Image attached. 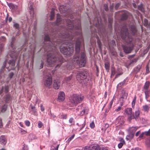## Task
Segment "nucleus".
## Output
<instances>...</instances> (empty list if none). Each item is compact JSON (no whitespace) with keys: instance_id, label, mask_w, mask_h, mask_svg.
Masks as SVG:
<instances>
[{"instance_id":"16","label":"nucleus","mask_w":150,"mask_h":150,"mask_svg":"<svg viewBox=\"0 0 150 150\" xmlns=\"http://www.w3.org/2000/svg\"><path fill=\"white\" fill-rule=\"evenodd\" d=\"M8 5L10 8L11 9H12L14 11H16L17 9V6L16 5H15L12 3H10L8 4Z\"/></svg>"},{"instance_id":"41","label":"nucleus","mask_w":150,"mask_h":150,"mask_svg":"<svg viewBox=\"0 0 150 150\" xmlns=\"http://www.w3.org/2000/svg\"><path fill=\"white\" fill-rule=\"evenodd\" d=\"M43 125L42 123L40 121H39L38 124V127L39 128H41Z\"/></svg>"},{"instance_id":"17","label":"nucleus","mask_w":150,"mask_h":150,"mask_svg":"<svg viewBox=\"0 0 150 150\" xmlns=\"http://www.w3.org/2000/svg\"><path fill=\"white\" fill-rule=\"evenodd\" d=\"M138 128L137 127H132L129 128V130L131 134H134V133L137 129Z\"/></svg>"},{"instance_id":"56","label":"nucleus","mask_w":150,"mask_h":150,"mask_svg":"<svg viewBox=\"0 0 150 150\" xmlns=\"http://www.w3.org/2000/svg\"><path fill=\"white\" fill-rule=\"evenodd\" d=\"M145 94L146 96V98H147L149 96V95H148V92L147 91H145Z\"/></svg>"},{"instance_id":"46","label":"nucleus","mask_w":150,"mask_h":150,"mask_svg":"<svg viewBox=\"0 0 150 150\" xmlns=\"http://www.w3.org/2000/svg\"><path fill=\"white\" fill-rule=\"evenodd\" d=\"M74 134L70 137L68 139V141L69 142H70L74 137Z\"/></svg>"},{"instance_id":"54","label":"nucleus","mask_w":150,"mask_h":150,"mask_svg":"<svg viewBox=\"0 0 150 150\" xmlns=\"http://www.w3.org/2000/svg\"><path fill=\"white\" fill-rule=\"evenodd\" d=\"M145 133L146 134V136L150 135V129L148 131L145 132Z\"/></svg>"},{"instance_id":"7","label":"nucleus","mask_w":150,"mask_h":150,"mask_svg":"<svg viewBox=\"0 0 150 150\" xmlns=\"http://www.w3.org/2000/svg\"><path fill=\"white\" fill-rule=\"evenodd\" d=\"M83 98L84 96L81 94H74L70 98V100L72 104L76 105L80 103Z\"/></svg>"},{"instance_id":"8","label":"nucleus","mask_w":150,"mask_h":150,"mask_svg":"<svg viewBox=\"0 0 150 150\" xmlns=\"http://www.w3.org/2000/svg\"><path fill=\"white\" fill-rule=\"evenodd\" d=\"M52 83V77L50 75V76H47V78L45 80L44 85L46 87L48 88H50Z\"/></svg>"},{"instance_id":"26","label":"nucleus","mask_w":150,"mask_h":150,"mask_svg":"<svg viewBox=\"0 0 150 150\" xmlns=\"http://www.w3.org/2000/svg\"><path fill=\"white\" fill-rule=\"evenodd\" d=\"M127 80V79L126 78L125 79L124 81L121 82L120 83L117 85V87H121L122 86L124 85L125 84V83L126 82V81Z\"/></svg>"},{"instance_id":"50","label":"nucleus","mask_w":150,"mask_h":150,"mask_svg":"<svg viewBox=\"0 0 150 150\" xmlns=\"http://www.w3.org/2000/svg\"><path fill=\"white\" fill-rule=\"evenodd\" d=\"M3 126L2 119L0 117V128H1Z\"/></svg>"},{"instance_id":"48","label":"nucleus","mask_w":150,"mask_h":150,"mask_svg":"<svg viewBox=\"0 0 150 150\" xmlns=\"http://www.w3.org/2000/svg\"><path fill=\"white\" fill-rule=\"evenodd\" d=\"M14 75V73L13 72H10L9 75V77L11 79L12 78Z\"/></svg>"},{"instance_id":"21","label":"nucleus","mask_w":150,"mask_h":150,"mask_svg":"<svg viewBox=\"0 0 150 150\" xmlns=\"http://www.w3.org/2000/svg\"><path fill=\"white\" fill-rule=\"evenodd\" d=\"M122 96H121V98H127L128 95V93L126 92L125 90H123L122 91Z\"/></svg>"},{"instance_id":"62","label":"nucleus","mask_w":150,"mask_h":150,"mask_svg":"<svg viewBox=\"0 0 150 150\" xmlns=\"http://www.w3.org/2000/svg\"><path fill=\"white\" fill-rule=\"evenodd\" d=\"M44 63L43 62H42L41 64H40V69H42L43 68V66Z\"/></svg>"},{"instance_id":"33","label":"nucleus","mask_w":150,"mask_h":150,"mask_svg":"<svg viewBox=\"0 0 150 150\" xmlns=\"http://www.w3.org/2000/svg\"><path fill=\"white\" fill-rule=\"evenodd\" d=\"M136 96H135L133 100H132V107H133L135 105V102L136 101Z\"/></svg>"},{"instance_id":"45","label":"nucleus","mask_w":150,"mask_h":150,"mask_svg":"<svg viewBox=\"0 0 150 150\" xmlns=\"http://www.w3.org/2000/svg\"><path fill=\"white\" fill-rule=\"evenodd\" d=\"M25 125L27 126H29L30 125V122L28 120H26L25 122Z\"/></svg>"},{"instance_id":"59","label":"nucleus","mask_w":150,"mask_h":150,"mask_svg":"<svg viewBox=\"0 0 150 150\" xmlns=\"http://www.w3.org/2000/svg\"><path fill=\"white\" fill-rule=\"evenodd\" d=\"M10 121H8V122H7V124H6V127H8L9 126V125L10 123Z\"/></svg>"},{"instance_id":"60","label":"nucleus","mask_w":150,"mask_h":150,"mask_svg":"<svg viewBox=\"0 0 150 150\" xmlns=\"http://www.w3.org/2000/svg\"><path fill=\"white\" fill-rule=\"evenodd\" d=\"M21 132L23 133V134H25L27 133V132L26 131L23 129H21Z\"/></svg>"},{"instance_id":"47","label":"nucleus","mask_w":150,"mask_h":150,"mask_svg":"<svg viewBox=\"0 0 150 150\" xmlns=\"http://www.w3.org/2000/svg\"><path fill=\"white\" fill-rule=\"evenodd\" d=\"M4 45L3 44H0V50L1 52L3 50Z\"/></svg>"},{"instance_id":"23","label":"nucleus","mask_w":150,"mask_h":150,"mask_svg":"<svg viewBox=\"0 0 150 150\" xmlns=\"http://www.w3.org/2000/svg\"><path fill=\"white\" fill-rule=\"evenodd\" d=\"M120 141L121 142H120L118 145V148L119 149L121 148L123 146V144L125 143V141L123 139H121Z\"/></svg>"},{"instance_id":"27","label":"nucleus","mask_w":150,"mask_h":150,"mask_svg":"<svg viewBox=\"0 0 150 150\" xmlns=\"http://www.w3.org/2000/svg\"><path fill=\"white\" fill-rule=\"evenodd\" d=\"M150 85V83L149 81H146L145 83L144 86V89L147 90L148 88Z\"/></svg>"},{"instance_id":"36","label":"nucleus","mask_w":150,"mask_h":150,"mask_svg":"<svg viewBox=\"0 0 150 150\" xmlns=\"http://www.w3.org/2000/svg\"><path fill=\"white\" fill-rule=\"evenodd\" d=\"M72 78V76H70L69 77H67L65 78V80L67 82H69L71 79Z\"/></svg>"},{"instance_id":"34","label":"nucleus","mask_w":150,"mask_h":150,"mask_svg":"<svg viewBox=\"0 0 150 150\" xmlns=\"http://www.w3.org/2000/svg\"><path fill=\"white\" fill-rule=\"evenodd\" d=\"M30 106H31V109L32 110V111L35 114L37 112L36 110L35 109V106H32V104L30 105Z\"/></svg>"},{"instance_id":"11","label":"nucleus","mask_w":150,"mask_h":150,"mask_svg":"<svg viewBox=\"0 0 150 150\" xmlns=\"http://www.w3.org/2000/svg\"><path fill=\"white\" fill-rule=\"evenodd\" d=\"M61 85L60 81L58 79H55L53 81V86L54 89H57L59 88Z\"/></svg>"},{"instance_id":"3","label":"nucleus","mask_w":150,"mask_h":150,"mask_svg":"<svg viewBox=\"0 0 150 150\" xmlns=\"http://www.w3.org/2000/svg\"><path fill=\"white\" fill-rule=\"evenodd\" d=\"M47 62L48 64L51 66V65L56 64V67H59L63 62V58L62 57H57L56 51H53L52 53L51 50L48 49Z\"/></svg>"},{"instance_id":"2","label":"nucleus","mask_w":150,"mask_h":150,"mask_svg":"<svg viewBox=\"0 0 150 150\" xmlns=\"http://www.w3.org/2000/svg\"><path fill=\"white\" fill-rule=\"evenodd\" d=\"M128 29L126 26H123L121 29L120 36L122 39L124 40L130 45H122V47L124 52L126 54H129L131 52L134 47V42L133 38L131 36L129 35Z\"/></svg>"},{"instance_id":"10","label":"nucleus","mask_w":150,"mask_h":150,"mask_svg":"<svg viewBox=\"0 0 150 150\" xmlns=\"http://www.w3.org/2000/svg\"><path fill=\"white\" fill-rule=\"evenodd\" d=\"M129 29L131 32L132 35H134L136 33L137 30L134 25L131 24L129 25Z\"/></svg>"},{"instance_id":"44","label":"nucleus","mask_w":150,"mask_h":150,"mask_svg":"<svg viewBox=\"0 0 150 150\" xmlns=\"http://www.w3.org/2000/svg\"><path fill=\"white\" fill-rule=\"evenodd\" d=\"M146 133H145V132H143L139 136V137L142 138L144 135L146 136Z\"/></svg>"},{"instance_id":"20","label":"nucleus","mask_w":150,"mask_h":150,"mask_svg":"<svg viewBox=\"0 0 150 150\" xmlns=\"http://www.w3.org/2000/svg\"><path fill=\"white\" fill-rule=\"evenodd\" d=\"M77 125L79 126H82V127L81 128V129H82L83 128L85 125V121L83 120H81L79 122V123L77 124Z\"/></svg>"},{"instance_id":"4","label":"nucleus","mask_w":150,"mask_h":150,"mask_svg":"<svg viewBox=\"0 0 150 150\" xmlns=\"http://www.w3.org/2000/svg\"><path fill=\"white\" fill-rule=\"evenodd\" d=\"M124 112L128 115L127 120L129 122H131V120L134 119L137 121H139L140 118V112L138 110L135 111V115L134 113L132 112V109L131 108H127L125 110Z\"/></svg>"},{"instance_id":"63","label":"nucleus","mask_w":150,"mask_h":150,"mask_svg":"<svg viewBox=\"0 0 150 150\" xmlns=\"http://www.w3.org/2000/svg\"><path fill=\"white\" fill-rule=\"evenodd\" d=\"M140 131H138L137 132H136V133L135 134V136H136V137H138L139 133H140Z\"/></svg>"},{"instance_id":"18","label":"nucleus","mask_w":150,"mask_h":150,"mask_svg":"<svg viewBox=\"0 0 150 150\" xmlns=\"http://www.w3.org/2000/svg\"><path fill=\"white\" fill-rule=\"evenodd\" d=\"M99 146L98 145H94L88 148V150H99Z\"/></svg>"},{"instance_id":"64","label":"nucleus","mask_w":150,"mask_h":150,"mask_svg":"<svg viewBox=\"0 0 150 150\" xmlns=\"http://www.w3.org/2000/svg\"><path fill=\"white\" fill-rule=\"evenodd\" d=\"M132 5L134 8H137V5L134 3H132Z\"/></svg>"},{"instance_id":"28","label":"nucleus","mask_w":150,"mask_h":150,"mask_svg":"<svg viewBox=\"0 0 150 150\" xmlns=\"http://www.w3.org/2000/svg\"><path fill=\"white\" fill-rule=\"evenodd\" d=\"M128 16L127 14L126 13H124L122 15V20H126Z\"/></svg>"},{"instance_id":"49","label":"nucleus","mask_w":150,"mask_h":150,"mask_svg":"<svg viewBox=\"0 0 150 150\" xmlns=\"http://www.w3.org/2000/svg\"><path fill=\"white\" fill-rule=\"evenodd\" d=\"M99 150H108L107 148L104 147H99Z\"/></svg>"},{"instance_id":"13","label":"nucleus","mask_w":150,"mask_h":150,"mask_svg":"<svg viewBox=\"0 0 150 150\" xmlns=\"http://www.w3.org/2000/svg\"><path fill=\"white\" fill-rule=\"evenodd\" d=\"M68 9V8L66 6L60 5L59 7V10L61 13H65Z\"/></svg>"},{"instance_id":"32","label":"nucleus","mask_w":150,"mask_h":150,"mask_svg":"<svg viewBox=\"0 0 150 150\" xmlns=\"http://www.w3.org/2000/svg\"><path fill=\"white\" fill-rule=\"evenodd\" d=\"M144 25L145 26H147L148 25V21L147 19H144Z\"/></svg>"},{"instance_id":"40","label":"nucleus","mask_w":150,"mask_h":150,"mask_svg":"<svg viewBox=\"0 0 150 150\" xmlns=\"http://www.w3.org/2000/svg\"><path fill=\"white\" fill-rule=\"evenodd\" d=\"M59 145H57L56 147L52 146L51 147V150H58Z\"/></svg>"},{"instance_id":"37","label":"nucleus","mask_w":150,"mask_h":150,"mask_svg":"<svg viewBox=\"0 0 150 150\" xmlns=\"http://www.w3.org/2000/svg\"><path fill=\"white\" fill-rule=\"evenodd\" d=\"M4 90L6 93H7L9 91V87L8 86H5L4 87Z\"/></svg>"},{"instance_id":"22","label":"nucleus","mask_w":150,"mask_h":150,"mask_svg":"<svg viewBox=\"0 0 150 150\" xmlns=\"http://www.w3.org/2000/svg\"><path fill=\"white\" fill-rule=\"evenodd\" d=\"M134 134H129L128 135H127L126 138L127 140H130L132 139L134 137Z\"/></svg>"},{"instance_id":"39","label":"nucleus","mask_w":150,"mask_h":150,"mask_svg":"<svg viewBox=\"0 0 150 150\" xmlns=\"http://www.w3.org/2000/svg\"><path fill=\"white\" fill-rule=\"evenodd\" d=\"M13 27L16 29H18L19 28V25L17 23H15L13 25Z\"/></svg>"},{"instance_id":"58","label":"nucleus","mask_w":150,"mask_h":150,"mask_svg":"<svg viewBox=\"0 0 150 150\" xmlns=\"http://www.w3.org/2000/svg\"><path fill=\"white\" fill-rule=\"evenodd\" d=\"M146 72L147 73H149V67H148V65H147L146 67Z\"/></svg>"},{"instance_id":"9","label":"nucleus","mask_w":150,"mask_h":150,"mask_svg":"<svg viewBox=\"0 0 150 150\" xmlns=\"http://www.w3.org/2000/svg\"><path fill=\"white\" fill-rule=\"evenodd\" d=\"M90 23L96 27H98L99 25L101 23V20L100 17H96L92 22L90 21Z\"/></svg>"},{"instance_id":"14","label":"nucleus","mask_w":150,"mask_h":150,"mask_svg":"<svg viewBox=\"0 0 150 150\" xmlns=\"http://www.w3.org/2000/svg\"><path fill=\"white\" fill-rule=\"evenodd\" d=\"M7 142V139L4 136H1L0 137V144L5 146Z\"/></svg>"},{"instance_id":"19","label":"nucleus","mask_w":150,"mask_h":150,"mask_svg":"<svg viewBox=\"0 0 150 150\" xmlns=\"http://www.w3.org/2000/svg\"><path fill=\"white\" fill-rule=\"evenodd\" d=\"M61 19L60 18V15L58 13L57 14V19L56 21V24L57 25L61 24Z\"/></svg>"},{"instance_id":"31","label":"nucleus","mask_w":150,"mask_h":150,"mask_svg":"<svg viewBox=\"0 0 150 150\" xmlns=\"http://www.w3.org/2000/svg\"><path fill=\"white\" fill-rule=\"evenodd\" d=\"M6 106L5 105H4L1 107V111L2 112H4L6 111Z\"/></svg>"},{"instance_id":"52","label":"nucleus","mask_w":150,"mask_h":150,"mask_svg":"<svg viewBox=\"0 0 150 150\" xmlns=\"http://www.w3.org/2000/svg\"><path fill=\"white\" fill-rule=\"evenodd\" d=\"M137 59H138L136 58L133 59L131 62V64L136 62H137Z\"/></svg>"},{"instance_id":"1","label":"nucleus","mask_w":150,"mask_h":150,"mask_svg":"<svg viewBox=\"0 0 150 150\" xmlns=\"http://www.w3.org/2000/svg\"><path fill=\"white\" fill-rule=\"evenodd\" d=\"M65 23L67 28L64 32L60 33L58 38L56 37L57 35L55 33L52 35L54 38L52 40L50 39L49 35L45 34L44 44L52 53L53 51H56L57 57H61L59 56L56 51V47L61 43L59 48L61 52L64 55L70 56L74 51V45L71 40L74 35H79L76 42L75 53L73 61L80 67H83L86 63V56L84 50L80 51L81 44L83 41L81 33L78 31L81 28L80 21L68 19L65 20Z\"/></svg>"},{"instance_id":"53","label":"nucleus","mask_w":150,"mask_h":150,"mask_svg":"<svg viewBox=\"0 0 150 150\" xmlns=\"http://www.w3.org/2000/svg\"><path fill=\"white\" fill-rule=\"evenodd\" d=\"M121 109V106H119L117 108L115 109V110L116 112H118L120 111Z\"/></svg>"},{"instance_id":"29","label":"nucleus","mask_w":150,"mask_h":150,"mask_svg":"<svg viewBox=\"0 0 150 150\" xmlns=\"http://www.w3.org/2000/svg\"><path fill=\"white\" fill-rule=\"evenodd\" d=\"M115 69L112 68L111 69V77L112 78V76H113L115 74Z\"/></svg>"},{"instance_id":"61","label":"nucleus","mask_w":150,"mask_h":150,"mask_svg":"<svg viewBox=\"0 0 150 150\" xmlns=\"http://www.w3.org/2000/svg\"><path fill=\"white\" fill-rule=\"evenodd\" d=\"M50 114L51 115V117L52 118H54L56 116L53 114H52L51 112H50Z\"/></svg>"},{"instance_id":"38","label":"nucleus","mask_w":150,"mask_h":150,"mask_svg":"<svg viewBox=\"0 0 150 150\" xmlns=\"http://www.w3.org/2000/svg\"><path fill=\"white\" fill-rule=\"evenodd\" d=\"M105 67L107 70H108L110 68V65L108 63H106L105 64Z\"/></svg>"},{"instance_id":"25","label":"nucleus","mask_w":150,"mask_h":150,"mask_svg":"<svg viewBox=\"0 0 150 150\" xmlns=\"http://www.w3.org/2000/svg\"><path fill=\"white\" fill-rule=\"evenodd\" d=\"M149 107L147 105H145L143 106V110L144 112H148L149 110Z\"/></svg>"},{"instance_id":"24","label":"nucleus","mask_w":150,"mask_h":150,"mask_svg":"<svg viewBox=\"0 0 150 150\" xmlns=\"http://www.w3.org/2000/svg\"><path fill=\"white\" fill-rule=\"evenodd\" d=\"M138 8L141 12L143 13L144 12V9L143 7V5L142 4H141L140 5L138 6Z\"/></svg>"},{"instance_id":"55","label":"nucleus","mask_w":150,"mask_h":150,"mask_svg":"<svg viewBox=\"0 0 150 150\" xmlns=\"http://www.w3.org/2000/svg\"><path fill=\"white\" fill-rule=\"evenodd\" d=\"M40 107L41 110V111H43L45 110L44 107L43 106V105L42 104L40 105Z\"/></svg>"},{"instance_id":"12","label":"nucleus","mask_w":150,"mask_h":150,"mask_svg":"<svg viewBox=\"0 0 150 150\" xmlns=\"http://www.w3.org/2000/svg\"><path fill=\"white\" fill-rule=\"evenodd\" d=\"M65 98V96L64 93L61 91L59 92L58 96V100L59 101H62Z\"/></svg>"},{"instance_id":"57","label":"nucleus","mask_w":150,"mask_h":150,"mask_svg":"<svg viewBox=\"0 0 150 150\" xmlns=\"http://www.w3.org/2000/svg\"><path fill=\"white\" fill-rule=\"evenodd\" d=\"M73 120H74L73 118L72 117H71L70 118V119L69 120V122L70 123H71L73 122Z\"/></svg>"},{"instance_id":"35","label":"nucleus","mask_w":150,"mask_h":150,"mask_svg":"<svg viewBox=\"0 0 150 150\" xmlns=\"http://www.w3.org/2000/svg\"><path fill=\"white\" fill-rule=\"evenodd\" d=\"M54 16V12L53 10H52L51 11V14L50 16V18L51 20H52L53 19Z\"/></svg>"},{"instance_id":"51","label":"nucleus","mask_w":150,"mask_h":150,"mask_svg":"<svg viewBox=\"0 0 150 150\" xmlns=\"http://www.w3.org/2000/svg\"><path fill=\"white\" fill-rule=\"evenodd\" d=\"M120 6V4L119 3L117 4L115 7V8L116 9H117V8L119 7Z\"/></svg>"},{"instance_id":"5","label":"nucleus","mask_w":150,"mask_h":150,"mask_svg":"<svg viewBox=\"0 0 150 150\" xmlns=\"http://www.w3.org/2000/svg\"><path fill=\"white\" fill-rule=\"evenodd\" d=\"M88 74L87 71L84 70L78 72L76 76L77 80L82 85H86L88 81Z\"/></svg>"},{"instance_id":"30","label":"nucleus","mask_w":150,"mask_h":150,"mask_svg":"<svg viewBox=\"0 0 150 150\" xmlns=\"http://www.w3.org/2000/svg\"><path fill=\"white\" fill-rule=\"evenodd\" d=\"M141 67V65H138L137 66L135 69V71L137 72V73L139 71Z\"/></svg>"},{"instance_id":"6","label":"nucleus","mask_w":150,"mask_h":150,"mask_svg":"<svg viewBox=\"0 0 150 150\" xmlns=\"http://www.w3.org/2000/svg\"><path fill=\"white\" fill-rule=\"evenodd\" d=\"M10 56L12 59L10 60L8 63L9 65L8 66H7V61L6 60L4 62L2 67L3 69L6 67L8 71L15 69V66L16 64V60L17 58V55L16 54H14V56L11 55Z\"/></svg>"},{"instance_id":"15","label":"nucleus","mask_w":150,"mask_h":150,"mask_svg":"<svg viewBox=\"0 0 150 150\" xmlns=\"http://www.w3.org/2000/svg\"><path fill=\"white\" fill-rule=\"evenodd\" d=\"M88 112V109L87 107H85L83 108L82 110L80 112V115H83L84 114H87Z\"/></svg>"},{"instance_id":"42","label":"nucleus","mask_w":150,"mask_h":150,"mask_svg":"<svg viewBox=\"0 0 150 150\" xmlns=\"http://www.w3.org/2000/svg\"><path fill=\"white\" fill-rule=\"evenodd\" d=\"M67 117V114L62 115L61 116V118L63 119H66Z\"/></svg>"},{"instance_id":"43","label":"nucleus","mask_w":150,"mask_h":150,"mask_svg":"<svg viewBox=\"0 0 150 150\" xmlns=\"http://www.w3.org/2000/svg\"><path fill=\"white\" fill-rule=\"evenodd\" d=\"M90 126L92 128H93L95 127V124H94V122H92L90 124Z\"/></svg>"}]
</instances>
